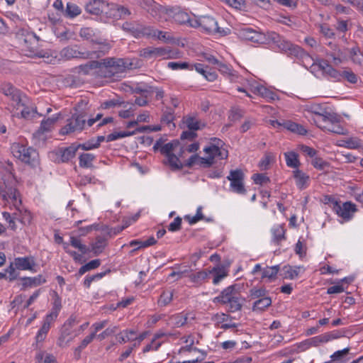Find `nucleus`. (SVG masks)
Listing matches in <instances>:
<instances>
[{
	"label": "nucleus",
	"instance_id": "f704fd0d",
	"mask_svg": "<svg viewBox=\"0 0 363 363\" xmlns=\"http://www.w3.org/2000/svg\"><path fill=\"white\" fill-rule=\"evenodd\" d=\"M286 163L288 167L292 168H297L300 165V162L298 158V154L295 152H286L284 153Z\"/></svg>",
	"mask_w": 363,
	"mask_h": 363
},
{
	"label": "nucleus",
	"instance_id": "473e14b6",
	"mask_svg": "<svg viewBox=\"0 0 363 363\" xmlns=\"http://www.w3.org/2000/svg\"><path fill=\"white\" fill-rule=\"evenodd\" d=\"M282 125L286 130L299 135H305L307 133V130L303 125L291 121H283Z\"/></svg>",
	"mask_w": 363,
	"mask_h": 363
},
{
	"label": "nucleus",
	"instance_id": "f257e3e1",
	"mask_svg": "<svg viewBox=\"0 0 363 363\" xmlns=\"http://www.w3.org/2000/svg\"><path fill=\"white\" fill-rule=\"evenodd\" d=\"M305 111L311 115V120L318 128H320L324 123H334L337 121V114L325 104L307 105Z\"/></svg>",
	"mask_w": 363,
	"mask_h": 363
},
{
	"label": "nucleus",
	"instance_id": "5701e85b",
	"mask_svg": "<svg viewBox=\"0 0 363 363\" xmlns=\"http://www.w3.org/2000/svg\"><path fill=\"white\" fill-rule=\"evenodd\" d=\"M13 264L17 269L33 271L35 262L33 257H17Z\"/></svg>",
	"mask_w": 363,
	"mask_h": 363
},
{
	"label": "nucleus",
	"instance_id": "7c9ffc66",
	"mask_svg": "<svg viewBox=\"0 0 363 363\" xmlns=\"http://www.w3.org/2000/svg\"><path fill=\"white\" fill-rule=\"evenodd\" d=\"M320 67H322V74L328 75L336 80L341 79L340 73L335 69L328 62L325 60H320Z\"/></svg>",
	"mask_w": 363,
	"mask_h": 363
},
{
	"label": "nucleus",
	"instance_id": "39448f33",
	"mask_svg": "<svg viewBox=\"0 0 363 363\" xmlns=\"http://www.w3.org/2000/svg\"><path fill=\"white\" fill-rule=\"evenodd\" d=\"M192 23L191 28H201L203 31L210 34H218L220 36H225L230 32L228 28L219 27L217 21L209 16H203L199 18L194 17Z\"/></svg>",
	"mask_w": 363,
	"mask_h": 363
},
{
	"label": "nucleus",
	"instance_id": "49530a36",
	"mask_svg": "<svg viewBox=\"0 0 363 363\" xmlns=\"http://www.w3.org/2000/svg\"><path fill=\"white\" fill-rule=\"evenodd\" d=\"M272 233L273 235V241L277 244L285 238V231L281 225L274 226L272 230Z\"/></svg>",
	"mask_w": 363,
	"mask_h": 363
},
{
	"label": "nucleus",
	"instance_id": "0eeeda50",
	"mask_svg": "<svg viewBox=\"0 0 363 363\" xmlns=\"http://www.w3.org/2000/svg\"><path fill=\"white\" fill-rule=\"evenodd\" d=\"M127 63L123 59L105 58L102 60V77H111L123 73L128 68Z\"/></svg>",
	"mask_w": 363,
	"mask_h": 363
},
{
	"label": "nucleus",
	"instance_id": "f8f14e48",
	"mask_svg": "<svg viewBox=\"0 0 363 363\" xmlns=\"http://www.w3.org/2000/svg\"><path fill=\"white\" fill-rule=\"evenodd\" d=\"M60 55L65 60H70L72 58L88 59L93 58L94 56L100 57V55L97 54L96 52L81 51L77 45L68 46L63 48L60 51Z\"/></svg>",
	"mask_w": 363,
	"mask_h": 363
},
{
	"label": "nucleus",
	"instance_id": "e433bc0d",
	"mask_svg": "<svg viewBox=\"0 0 363 363\" xmlns=\"http://www.w3.org/2000/svg\"><path fill=\"white\" fill-rule=\"evenodd\" d=\"M327 339V336L322 334L305 340L303 345H306V347H318L323 343H326Z\"/></svg>",
	"mask_w": 363,
	"mask_h": 363
},
{
	"label": "nucleus",
	"instance_id": "7ed1b4c3",
	"mask_svg": "<svg viewBox=\"0 0 363 363\" xmlns=\"http://www.w3.org/2000/svg\"><path fill=\"white\" fill-rule=\"evenodd\" d=\"M87 103L84 100L77 104L76 107L77 113L67 120V123L60 130L62 135L75 131H82L84 129L86 125H87L85 119L86 115L84 112Z\"/></svg>",
	"mask_w": 363,
	"mask_h": 363
},
{
	"label": "nucleus",
	"instance_id": "b1692460",
	"mask_svg": "<svg viewBox=\"0 0 363 363\" xmlns=\"http://www.w3.org/2000/svg\"><path fill=\"white\" fill-rule=\"evenodd\" d=\"M16 35L20 41L30 46L34 45L39 40L38 37L35 33L23 28L19 29Z\"/></svg>",
	"mask_w": 363,
	"mask_h": 363
},
{
	"label": "nucleus",
	"instance_id": "13d9d810",
	"mask_svg": "<svg viewBox=\"0 0 363 363\" xmlns=\"http://www.w3.org/2000/svg\"><path fill=\"white\" fill-rule=\"evenodd\" d=\"M157 30L150 26L145 27L140 25V37L143 35L154 38Z\"/></svg>",
	"mask_w": 363,
	"mask_h": 363
},
{
	"label": "nucleus",
	"instance_id": "20e7f679",
	"mask_svg": "<svg viewBox=\"0 0 363 363\" xmlns=\"http://www.w3.org/2000/svg\"><path fill=\"white\" fill-rule=\"evenodd\" d=\"M268 40L276 45L281 51L284 52L290 55L296 57H303L309 58V56L305 54L301 48L292 44L291 42L284 39L278 33L270 32L267 34Z\"/></svg>",
	"mask_w": 363,
	"mask_h": 363
},
{
	"label": "nucleus",
	"instance_id": "de8ad7c7",
	"mask_svg": "<svg viewBox=\"0 0 363 363\" xmlns=\"http://www.w3.org/2000/svg\"><path fill=\"white\" fill-rule=\"evenodd\" d=\"M352 23L351 20H343L338 18L335 26L336 30L340 33H346L352 28Z\"/></svg>",
	"mask_w": 363,
	"mask_h": 363
},
{
	"label": "nucleus",
	"instance_id": "e2e57ef3",
	"mask_svg": "<svg viewBox=\"0 0 363 363\" xmlns=\"http://www.w3.org/2000/svg\"><path fill=\"white\" fill-rule=\"evenodd\" d=\"M244 116V111L238 108H233L231 109L230 115H229V119L231 121L235 122L239 121L242 116Z\"/></svg>",
	"mask_w": 363,
	"mask_h": 363
},
{
	"label": "nucleus",
	"instance_id": "2f4dec72",
	"mask_svg": "<svg viewBox=\"0 0 363 363\" xmlns=\"http://www.w3.org/2000/svg\"><path fill=\"white\" fill-rule=\"evenodd\" d=\"M168 7L162 6L160 4L153 3L151 4L150 9H148V12L153 17L158 18L160 21H165L167 17V14L163 12V10H167Z\"/></svg>",
	"mask_w": 363,
	"mask_h": 363
},
{
	"label": "nucleus",
	"instance_id": "f3484780",
	"mask_svg": "<svg viewBox=\"0 0 363 363\" xmlns=\"http://www.w3.org/2000/svg\"><path fill=\"white\" fill-rule=\"evenodd\" d=\"M227 77L232 83L241 84V86H238L237 87V90L238 91L245 93L246 96L250 98L252 97L248 90H251V87L253 86V84L250 83L247 79H243L234 70Z\"/></svg>",
	"mask_w": 363,
	"mask_h": 363
},
{
	"label": "nucleus",
	"instance_id": "9d476101",
	"mask_svg": "<svg viewBox=\"0 0 363 363\" xmlns=\"http://www.w3.org/2000/svg\"><path fill=\"white\" fill-rule=\"evenodd\" d=\"M167 14L165 21H172L180 25H185L191 27L192 21H194V17L191 18L189 14L179 8H169L167 10H164Z\"/></svg>",
	"mask_w": 363,
	"mask_h": 363
},
{
	"label": "nucleus",
	"instance_id": "8fccbe9b",
	"mask_svg": "<svg viewBox=\"0 0 363 363\" xmlns=\"http://www.w3.org/2000/svg\"><path fill=\"white\" fill-rule=\"evenodd\" d=\"M167 67L172 70L193 69V66L186 62H169L167 64Z\"/></svg>",
	"mask_w": 363,
	"mask_h": 363
},
{
	"label": "nucleus",
	"instance_id": "a211bd4d",
	"mask_svg": "<svg viewBox=\"0 0 363 363\" xmlns=\"http://www.w3.org/2000/svg\"><path fill=\"white\" fill-rule=\"evenodd\" d=\"M19 109H21V111L19 112L16 111L15 114L18 117L20 116L27 120L33 119L43 115L42 113H38L36 107L31 104L28 98L26 105L19 106Z\"/></svg>",
	"mask_w": 363,
	"mask_h": 363
},
{
	"label": "nucleus",
	"instance_id": "9b49d317",
	"mask_svg": "<svg viewBox=\"0 0 363 363\" xmlns=\"http://www.w3.org/2000/svg\"><path fill=\"white\" fill-rule=\"evenodd\" d=\"M203 151L208 156L201 158V163L207 166L213 164L215 160H223L228 157V151L225 148L219 147L218 143L205 147Z\"/></svg>",
	"mask_w": 363,
	"mask_h": 363
},
{
	"label": "nucleus",
	"instance_id": "1a4fd4ad",
	"mask_svg": "<svg viewBox=\"0 0 363 363\" xmlns=\"http://www.w3.org/2000/svg\"><path fill=\"white\" fill-rule=\"evenodd\" d=\"M140 56L148 60L157 57L171 59L175 58L176 53L169 48L147 47L140 50Z\"/></svg>",
	"mask_w": 363,
	"mask_h": 363
},
{
	"label": "nucleus",
	"instance_id": "603ef678",
	"mask_svg": "<svg viewBox=\"0 0 363 363\" xmlns=\"http://www.w3.org/2000/svg\"><path fill=\"white\" fill-rule=\"evenodd\" d=\"M179 147V143L177 140L172 141L164 145L161 148V152L165 154L166 156L170 154H174L173 152Z\"/></svg>",
	"mask_w": 363,
	"mask_h": 363
},
{
	"label": "nucleus",
	"instance_id": "79ce46f5",
	"mask_svg": "<svg viewBox=\"0 0 363 363\" xmlns=\"http://www.w3.org/2000/svg\"><path fill=\"white\" fill-rule=\"evenodd\" d=\"M111 10L114 11L113 13L111 14L115 18H123L130 14V11L127 8L116 4H111Z\"/></svg>",
	"mask_w": 363,
	"mask_h": 363
},
{
	"label": "nucleus",
	"instance_id": "bf43d9fd",
	"mask_svg": "<svg viewBox=\"0 0 363 363\" xmlns=\"http://www.w3.org/2000/svg\"><path fill=\"white\" fill-rule=\"evenodd\" d=\"M208 274L209 272H207L206 271H201L197 272L196 274H189V277L193 282L199 284L205 280L207 278Z\"/></svg>",
	"mask_w": 363,
	"mask_h": 363
},
{
	"label": "nucleus",
	"instance_id": "c85d7f7f",
	"mask_svg": "<svg viewBox=\"0 0 363 363\" xmlns=\"http://www.w3.org/2000/svg\"><path fill=\"white\" fill-rule=\"evenodd\" d=\"M13 219H16L22 223L23 225H29L32 220L31 213L26 209H23L22 207L16 209V211L13 213Z\"/></svg>",
	"mask_w": 363,
	"mask_h": 363
},
{
	"label": "nucleus",
	"instance_id": "a18cd8bd",
	"mask_svg": "<svg viewBox=\"0 0 363 363\" xmlns=\"http://www.w3.org/2000/svg\"><path fill=\"white\" fill-rule=\"evenodd\" d=\"M122 28L135 37H140V25L138 24L125 22L123 24Z\"/></svg>",
	"mask_w": 363,
	"mask_h": 363
},
{
	"label": "nucleus",
	"instance_id": "6e6d98bb",
	"mask_svg": "<svg viewBox=\"0 0 363 363\" xmlns=\"http://www.w3.org/2000/svg\"><path fill=\"white\" fill-rule=\"evenodd\" d=\"M81 13V9L78 6L72 3H67L66 13L70 18L75 17Z\"/></svg>",
	"mask_w": 363,
	"mask_h": 363
},
{
	"label": "nucleus",
	"instance_id": "09e8293b",
	"mask_svg": "<svg viewBox=\"0 0 363 363\" xmlns=\"http://www.w3.org/2000/svg\"><path fill=\"white\" fill-rule=\"evenodd\" d=\"M135 134V131H120V132H113L106 137V140L108 142L114 141L118 139L131 136Z\"/></svg>",
	"mask_w": 363,
	"mask_h": 363
},
{
	"label": "nucleus",
	"instance_id": "69168bd1",
	"mask_svg": "<svg viewBox=\"0 0 363 363\" xmlns=\"http://www.w3.org/2000/svg\"><path fill=\"white\" fill-rule=\"evenodd\" d=\"M320 32L326 38H332L335 36L334 30L327 24L319 26Z\"/></svg>",
	"mask_w": 363,
	"mask_h": 363
},
{
	"label": "nucleus",
	"instance_id": "4be33fe9",
	"mask_svg": "<svg viewBox=\"0 0 363 363\" xmlns=\"http://www.w3.org/2000/svg\"><path fill=\"white\" fill-rule=\"evenodd\" d=\"M79 72L85 74L95 73L102 77V60L101 61H89L79 67Z\"/></svg>",
	"mask_w": 363,
	"mask_h": 363
},
{
	"label": "nucleus",
	"instance_id": "052dcab7",
	"mask_svg": "<svg viewBox=\"0 0 363 363\" xmlns=\"http://www.w3.org/2000/svg\"><path fill=\"white\" fill-rule=\"evenodd\" d=\"M226 304L228 305L229 310L231 312L240 311L242 308V304L240 301V294L236 296V298H233L229 301Z\"/></svg>",
	"mask_w": 363,
	"mask_h": 363
},
{
	"label": "nucleus",
	"instance_id": "338daca9",
	"mask_svg": "<svg viewBox=\"0 0 363 363\" xmlns=\"http://www.w3.org/2000/svg\"><path fill=\"white\" fill-rule=\"evenodd\" d=\"M154 38L162 40L164 43H169L173 40V38L169 35V33L163 32L159 30H157Z\"/></svg>",
	"mask_w": 363,
	"mask_h": 363
},
{
	"label": "nucleus",
	"instance_id": "393cba45",
	"mask_svg": "<svg viewBox=\"0 0 363 363\" xmlns=\"http://www.w3.org/2000/svg\"><path fill=\"white\" fill-rule=\"evenodd\" d=\"M183 122L189 130L194 131L200 130L205 126V123L194 116L184 117Z\"/></svg>",
	"mask_w": 363,
	"mask_h": 363
},
{
	"label": "nucleus",
	"instance_id": "58836bf2",
	"mask_svg": "<svg viewBox=\"0 0 363 363\" xmlns=\"http://www.w3.org/2000/svg\"><path fill=\"white\" fill-rule=\"evenodd\" d=\"M174 296V291L169 290V291H164L162 294L160 295L158 301H157V305L160 307H165L167 305H169L171 301H172Z\"/></svg>",
	"mask_w": 363,
	"mask_h": 363
},
{
	"label": "nucleus",
	"instance_id": "6ab92c4d",
	"mask_svg": "<svg viewBox=\"0 0 363 363\" xmlns=\"http://www.w3.org/2000/svg\"><path fill=\"white\" fill-rule=\"evenodd\" d=\"M111 4L104 0H92L86 6V10L89 13L99 15L101 13H108L107 9Z\"/></svg>",
	"mask_w": 363,
	"mask_h": 363
},
{
	"label": "nucleus",
	"instance_id": "37998d69",
	"mask_svg": "<svg viewBox=\"0 0 363 363\" xmlns=\"http://www.w3.org/2000/svg\"><path fill=\"white\" fill-rule=\"evenodd\" d=\"M24 286H37L44 282L45 279L41 275L35 277H24L23 278Z\"/></svg>",
	"mask_w": 363,
	"mask_h": 363
},
{
	"label": "nucleus",
	"instance_id": "bb28decb",
	"mask_svg": "<svg viewBox=\"0 0 363 363\" xmlns=\"http://www.w3.org/2000/svg\"><path fill=\"white\" fill-rule=\"evenodd\" d=\"M293 174L296 181V184L299 189H303L308 186L309 182L308 175L299 169H295L293 172Z\"/></svg>",
	"mask_w": 363,
	"mask_h": 363
},
{
	"label": "nucleus",
	"instance_id": "5fc2aeb1",
	"mask_svg": "<svg viewBox=\"0 0 363 363\" xmlns=\"http://www.w3.org/2000/svg\"><path fill=\"white\" fill-rule=\"evenodd\" d=\"M118 329V328L116 325L109 326L101 333L99 334L98 335H96V337L98 340H99L100 341H101V340L106 339V337L116 333L117 332Z\"/></svg>",
	"mask_w": 363,
	"mask_h": 363
},
{
	"label": "nucleus",
	"instance_id": "423d86ee",
	"mask_svg": "<svg viewBox=\"0 0 363 363\" xmlns=\"http://www.w3.org/2000/svg\"><path fill=\"white\" fill-rule=\"evenodd\" d=\"M13 155L21 161L35 166L38 162V154L35 150L26 147L19 143H13L11 147Z\"/></svg>",
	"mask_w": 363,
	"mask_h": 363
},
{
	"label": "nucleus",
	"instance_id": "774afa93",
	"mask_svg": "<svg viewBox=\"0 0 363 363\" xmlns=\"http://www.w3.org/2000/svg\"><path fill=\"white\" fill-rule=\"evenodd\" d=\"M267 291L264 288H253L250 291V297L252 298H262L266 296Z\"/></svg>",
	"mask_w": 363,
	"mask_h": 363
},
{
	"label": "nucleus",
	"instance_id": "4c0bfd02",
	"mask_svg": "<svg viewBox=\"0 0 363 363\" xmlns=\"http://www.w3.org/2000/svg\"><path fill=\"white\" fill-rule=\"evenodd\" d=\"M52 298L54 301L52 311L46 316H53V319L55 320L62 307L61 298L56 292H53Z\"/></svg>",
	"mask_w": 363,
	"mask_h": 363
},
{
	"label": "nucleus",
	"instance_id": "c756f323",
	"mask_svg": "<svg viewBox=\"0 0 363 363\" xmlns=\"http://www.w3.org/2000/svg\"><path fill=\"white\" fill-rule=\"evenodd\" d=\"M325 131L331 132L338 135H345L346 130L339 124V118L337 116V121L334 123H324L320 128Z\"/></svg>",
	"mask_w": 363,
	"mask_h": 363
},
{
	"label": "nucleus",
	"instance_id": "6e6552de",
	"mask_svg": "<svg viewBox=\"0 0 363 363\" xmlns=\"http://www.w3.org/2000/svg\"><path fill=\"white\" fill-rule=\"evenodd\" d=\"M1 90L5 96L11 99V105L16 111L19 110V106L26 105L27 96L11 84L4 83L1 85Z\"/></svg>",
	"mask_w": 363,
	"mask_h": 363
},
{
	"label": "nucleus",
	"instance_id": "a878e982",
	"mask_svg": "<svg viewBox=\"0 0 363 363\" xmlns=\"http://www.w3.org/2000/svg\"><path fill=\"white\" fill-rule=\"evenodd\" d=\"M55 320L53 319V316L45 317L42 327L40 328V329L39 330L36 335V342H42L45 339L47 334L50 328V325Z\"/></svg>",
	"mask_w": 363,
	"mask_h": 363
},
{
	"label": "nucleus",
	"instance_id": "ddd939ff",
	"mask_svg": "<svg viewBox=\"0 0 363 363\" xmlns=\"http://www.w3.org/2000/svg\"><path fill=\"white\" fill-rule=\"evenodd\" d=\"M227 179L230 182V188L232 191L240 194L246 193L243 184L244 174L242 170H231Z\"/></svg>",
	"mask_w": 363,
	"mask_h": 363
},
{
	"label": "nucleus",
	"instance_id": "f03ea898",
	"mask_svg": "<svg viewBox=\"0 0 363 363\" xmlns=\"http://www.w3.org/2000/svg\"><path fill=\"white\" fill-rule=\"evenodd\" d=\"M4 186H0V196L7 203L13 206L16 210L21 207V199L16 190V179L11 172H8L3 178Z\"/></svg>",
	"mask_w": 363,
	"mask_h": 363
},
{
	"label": "nucleus",
	"instance_id": "0e129e2a",
	"mask_svg": "<svg viewBox=\"0 0 363 363\" xmlns=\"http://www.w3.org/2000/svg\"><path fill=\"white\" fill-rule=\"evenodd\" d=\"M169 164L174 169H180L182 167V164L178 158L174 154H170L167 155Z\"/></svg>",
	"mask_w": 363,
	"mask_h": 363
},
{
	"label": "nucleus",
	"instance_id": "4468645a",
	"mask_svg": "<svg viewBox=\"0 0 363 363\" xmlns=\"http://www.w3.org/2000/svg\"><path fill=\"white\" fill-rule=\"evenodd\" d=\"M333 210L338 216L346 220H350L357 211L356 206L351 202L340 203L337 201H333Z\"/></svg>",
	"mask_w": 363,
	"mask_h": 363
},
{
	"label": "nucleus",
	"instance_id": "cd10ccee",
	"mask_svg": "<svg viewBox=\"0 0 363 363\" xmlns=\"http://www.w3.org/2000/svg\"><path fill=\"white\" fill-rule=\"evenodd\" d=\"M250 91L252 92H253L254 94H259V95L262 96V97L266 98L270 101H274L277 99L276 94H274L272 91H269V89H267V88H265L263 86H259V85L255 86L253 84V86H252V87H251Z\"/></svg>",
	"mask_w": 363,
	"mask_h": 363
},
{
	"label": "nucleus",
	"instance_id": "680f3d73",
	"mask_svg": "<svg viewBox=\"0 0 363 363\" xmlns=\"http://www.w3.org/2000/svg\"><path fill=\"white\" fill-rule=\"evenodd\" d=\"M211 272L215 273V276H214V278L213 280V283L214 284H218L220 281L221 279H223V278H225L227 276V274L224 271V269H221L213 268L212 269V271H209V274H211Z\"/></svg>",
	"mask_w": 363,
	"mask_h": 363
},
{
	"label": "nucleus",
	"instance_id": "c03bdc74",
	"mask_svg": "<svg viewBox=\"0 0 363 363\" xmlns=\"http://www.w3.org/2000/svg\"><path fill=\"white\" fill-rule=\"evenodd\" d=\"M95 159V156L91 153H84L79 156V166L82 167H90L92 162Z\"/></svg>",
	"mask_w": 363,
	"mask_h": 363
},
{
	"label": "nucleus",
	"instance_id": "c9c22d12",
	"mask_svg": "<svg viewBox=\"0 0 363 363\" xmlns=\"http://www.w3.org/2000/svg\"><path fill=\"white\" fill-rule=\"evenodd\" d=\"M272 304V299L269 296H264L256 301L252 306L254 311H262Z\"/></svg>",
	"mask_w": 363,
	"mask_h": 363
},
{
	"label": "nucleus",
	"instance_id": "864d4df0",
	"mask_svg": "<svg viewBox=\"0 0 363 363\" xmlns=\"http://www.w3.org/2000/svg\"><path fill=\"white\" fill-rule=\"evenodd\" d=\"M279 266L267 267L263 269L262 278L274 279L279 272Z\"/></svg>",
	"mask_w": 363,
	"mask_h": 363
},
{
	"label": "nucleus",
	"instance_id": "a19ab883",
	"mask_svg": "<svg viewBox=\"0 0 363 363\" xmlns=\"http://www.w3.org/2000/svg\"><path fill=\"white\" fill-rule=\"evenodd\" d=\"M107 245V240L105 238L98 237L96 241L92 244V251L95 255H99L103 252Z\"/></svg>",
	"mask_w": 363,
	"mask_h": 363
},
{
	"label": "nucleus",
	"instance_id": "3c124183",
	"mask_svg": "<svg viewBox=\"0 0 363 363\" xmlns=\"http://www.w3.org/2000/svg\"><path fill=\"white\" fill-rule=\"evenodd\" d=\"M135 333L133 330H125L117 334L116 339L119 343L123 344L133 340V335H135Z\"/></svg>",
	"mask_w": 363,
	"mask_h": 363
},
{
	"label": "nucleus",
	"instance_id": "dca6fc26",
	"mask_svg": "<svg viewBox=\"0 0 363 363\" xmlns=\"http://www.w3.org/2000/svg\"><path fill=\"white\" fill-rule=\"evenodd\" d=\"M60 114L57 113L52 117L48 118L47 119L43 120L39 128L33 136L38 138L39 140H44L43 135L46 133L50 132L53 128L55 123L58 121Z\"/></svg>",
	"mask_w": 363,
	"mask_h": 363
},
{
	"label": "nucleus",
	"instance_id": "412c9836",
	"mask_svg": "<svg viewBox=\"0 0 363 363\" xmlns=\"http://www.w3.org/2000/svg\"><path fill=\"white\" fill-rule=\"evenodd\" d=\"M239 286L238 285H232L225 289L220 296L216 298V300L223 304L227 303L229 301L236 298L239 295Z\"/></svg>",
	"mask_w": 363,
	"mask_h": 363
},
{
	"label": "nucleus",
	"instance_id": "ea45409f",
	"mask_svg": "<svg viewBox=\"0 0 363 363\" xmlns=\"http://www.w3.org/2000/svg\"><path fill=\"white\" fill-rule=\"evenodd\" d=\"M79 149L78 145H72L62 151L61 158L62 162H68L72 159Z\"/></svg>",
	"mask_w": 363,
	"mask_h": 363
},
{
	"label": "nucleus",
	"instance_id": "aec40b11",
	"mask_svg": "<svg viewBox=\"0 0 363 363\" xmlns=\"http://www.w3.org/2000/svg\"><path fill=\"white\" fill-rule=\"evenodd\" d=\"M195 318L193 313H179L172 315L169 318V324L174 327L179 328L189 323L191 320Z\"/></svg>",
	"mask_w": 363,
	"mask_h": 363
},
{
	"label": "nucleus",
	"instance_id": "4d7b16f0",
	"mask_svg": "<svg viewBox=\"0 0 363 363\" xmlns=\"http://www.w3.org/2000/svg\"><path fill=\"white\" fill-rule=\"evenodd\" d=\"M70 243L72 247L78 249L83 254H85L88 252L87 247L82 244L81 240L76 237L70 238Z\"/></svg>",
	"mask_w": 363,
	"mask_h": 363
},
{
	"label": "nucleus",
	"instance_id": "72a5a7b5",
	"mask_svg": "<svg viewBox=\"0 0 363 363\" xmlns=\"http://www.w3.org/2000/svg\"><path fill=\"white\" fill-rule=\"evenodd\" d=\"M301 271H303V268L302 267H292L291 266H284L283 267L284 277L286 279H294L298 276Z\"/></svg>",
	"mask_w": 363,
	"mask_h": 363
},
{
	"label": "nucleus",
	"instance_id": "2eb2a0df",
	"mask_svg": "<svg viewBox=\"0 0 363 363\" xmlns=\"http://www.w3.org/2000/svg\"><path fill=\"white\" fill-rule=\"evenodd\" d=\"M238 36L245 40L252 43H262L265 39L264 35L250 27H243L238 30Z\"/></svg>",
	"mask_w": 363,
	"mask_h": 363
}]
</instances>
